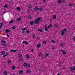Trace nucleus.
Instances as JSON below:
<instances>
[{
    "label": "nucleus",
    "mask_w": 75,
    "mask_h": 75,
    "mask_svg": "<svg viewBox=\"0 0 75 75\" xmlns=\"http://www.w3.org/2000/svg\"><path fill=\"white\" fill-rule=\"evenodd\" d=\"M23 73V71L21 70L19 71V74L20 75H22Z\"/></svg>",
    "instance_id": "1"
},
{
    "label": "nucleus",
    "mask_w": 75,
    "mask_h": 75,
    "mask_svg": "<svg viewBox=\"0 0 75 75\" xmlns=\"http://www.w3.org/2000/svg\"><path fill=\"white\" fill-rule=\"evenodd\" d=\"M17 50H13L11 49L10 50V52H17Z\"/></svg>",
    "instance_id": "2"
},
{
    "label": "nucleus",
    "mask_w": 75,
    "mask_h": 75,
    "mask_svg": "<svg viewBox=\"0 0 75 75\" xmlns=\"http://www.w3.org/2000/svg\"><path fill=\"white\" fill-rule=\"evenodd\" d=\"M62 33H61L62 35H64L65 34V32H64V30H61Z\"/></svg>",
    "instance_id": "3"
},
{
    "label": "nucleus",
    "mask_w": 75,
    "mask_h": 75,
    "mask_svg": "<svg viewBox=\"0 0 75 75\" xmlns=\"http://www.w3.org/2000/svg\"><path fill=\"white\" fill-rule=\"evenodd\" d=\"M34 23L35 24H38V18H36V20L35 21Z\"/></svg>",
    "instance_id": "4"
},
{
    "label": "nucleus",
    "mask_w": 75,
    "mask_h": 75,
    "mask_svg": "<svg viewBox=\"0 0 75 75\" xmlns=\"http://www.w3.org/2000/svg\"><path fill=\"white\" fill-rule=\"evenodd\" d=\"M0 30L1 28V27H2V26L3 25V23H0Z\"/></svg>",
    "instance_id": "5"
},
{
    "label": "nucleus",
    "mask_w": 75,
    "mask_h": 75,
    "mask_svg": "<svg viewBox=\"0 0 75 75\" xmlns=\"http://www.w3.org/2000/svg\"><path fill=\"white\" fill-rule=\"evenodd\" d=\"M26 58L27 59H30V56L28 54L26 55Z\"/></svg>",
    "instance_id": "6"
},
{
    "label": "nucleus",
    "mask_w": 75,
    "mask_h": 75,
    "mask_svg": "<svg viewBox=\"0 0 75 75\" xmlns=\"http://www.w3.org/2000/svg\"><path fill=\"white\" fill-rule=\"evenodd\" d=\"M62 52H63V54H67V52L65 51H63V50H61Z\"/></svg>",
    "instance_id": "7"
},
{
    "label": "nucleus",
    "mask_w": 75,
    "mask_h": 75,
    "mask_svg": "<svg viewBox=\"0 0 75 75\" xmlns=\"http://www.w3.org/2000/svg\"><path fill=\"white\" fill-rule=\"evenodd\" d=\"M1 42L2 43H3L4 44H6V42L4 40H1Z\"/></svg>",
    "instance_id": "8"
},
{
    "label": "nucleus",
    "mask_w": 75,
    "mask_h": 75,
    "mask_svg": "<svg viewBox=\"0 0 75 75\" xmlns=\"http://www.w3.org/2000/svg\"><path fill=\"white\" fill-rule=\"evenodd\" d=\"M51 41L53 44H55V43H56V42H55L54 40H51Z\"/></svg>",
    "instance_id": "9"
},
{
    "label": "nucleus",
    "mask_w": 75,
    "mask_h": 75,
    "mask_svg": "<svg viewBox=\"0 0 75 75\" xmlns=\"http://www.w3.org/2000/svg\"><path fill=\"white\" fill-rule=\"evenodd\" d=\"M26 29H27V28L25 27V28H21V30H22V31H23H23H25V30H26Z\"/></svg>",
    "instance_id": "10"
},
{
    "label": "nucleus",
    "mask_w": 75,
    "mask_h": 75,
    "mask_svg": "<svg viewBox=\"0 0 75 75\" xmlns=\"http://www.w3.org/2000/svg\"><path fill=\"white\" fill-rule=\"evenodd\" d=\"M22 43H25L26 44H28V42L26 41H23L22 42Z\"/></svg>",
    "instance_id": "11"
},
{
    "label": "nucleus",
    "mask_w": 75,
    "mask_h": 75,
    "mask_svg": "<svg viewBox=\"0 0 75 75\" xmlns=\"http://www.w3.org/2000/svg\"><path fill=\"white\" fill-rule=\"evenodd\" d=\"M27 73H28V74L31 73V71H30V70L29 69H28L27 70Z\"/></svg>",
    "instance_id": "12"
},
{
    "label": "nucleus",
    "mask_w": 75,
    "mask_h": 75,
    "mask_svg": "<svg viewBox=\"0 0 75 75\" xmlns=\"http://www.w3.org/2000/svg\"><path fill=\"white\" fill-rule=\"evenodd\" d=\"M52 27V24H50L48 26L47 28H51V27Z\"/></svg>",
    "instance_id": "13"
},
{
    "label": "nucleus",
    "mask_w": 75,
    "mask_h": 75,
    "mask_svg": "<svg viewBox=\"0 0 75 75\" xmlns=\"http://www.w3.org/2000/svg\"><path fill=\"white\" fill-rule=\"evenodd\" d=\"M18 57L19 58H21L22 57V55L21 54H18Z\"/></svg>",
    "instance_id": "14"
},
{
    "label": "nucleus",
    "mask_w": 75,
    "mask_h": 75,
    "mask_svg": "<svg viewBox=\"0 0 75 75\" xmlns=\"http://www.w3.org/2000/svg\"><path fill=\"white\" fill-rule=\"evenodd\" d=\"M1 55H4V54H5V52H4V51H2L1 52Z\"/></svg>",
    "instance_id": "15"
},
{
    "label": "nucleus",
    "mask_w": 75,
    "mask_h": 75,
    "mask_svg": "<svg viewBox=\"0 0 75 75\" xmlns=\"http://www.w3.org/2000/svg\"><path fill=\"white\" fill-rule=\"evenodd\" d=\"M11 69H12V70H14L15 69V67L14 66H12L11 67Z\"/></svg>",
    "instance_id": "16"
},
{
    "label": "nucleus",
    "mask_w": 75,
    "mask_h": 75,
    "mask_svg": "<svg viewBox=\"0 0 75 75\" xmlns=\"http://www.w3.org/2000/svg\"><path fill=\"white\" fill-rule=\"evenodd\" d=\"M38 10H40V11H42V10H43V9L41 8H38Z\"/></svg>",
    "instance_id": "17"
},
{
    "label": "nucleus",
    "mask_w": 75,
    "mask_h": 75,
    "mask_svg": "<svg viewBox=\"0 0 75 75\" xmlns=\"http://www.w3.org/2000/svg\"><path fill=\"white\" fill-rule=\"evenodd\" d=\"M6 33H8V32H10V31H11V30H9L8 29H6Z\"/></svg>",
    "instance_id": "18"
},
{
    "label": "nucleus",
    "mask_w": 75,
    "mask_h": 75,
    "mask_svg": "<svg viewBox=\"0 0 75 75\" xmlns=\"http://www.w3.org/2000/svg\"><path fill=\"white\" fill-rule=\"evenodd\" d=\"M30 25H33L34 24V22L32 21L30 22Z\"/></svg>",
    "instance_id": "19"
},
{
    "label": "nucleus",
    "mask_w": 75,
    "mask_h": 75,
    "mask_svg": "<svg viewBox=\"0 0 75 75\" xmlns=\"http://www.w3.org/2000/svg\"><path fill=\"white\" fill-rule=\"evenodd\" d=\"M23 65L25 67H27V63H25L23 64Z\"/></svg>",
    "instance_id": "20"
},
{
    "label": "nucleus",
    "mask_w": 75,
    "mask_h": 75,
    "mask_svg": "<svg viewBox=\"0 0 75 75\" xmlns=\"http://www.w3.org/2000/svg\"><path fill=\"white\" fill-rule=\"evenodd\" d=\"M12 28L13 30H15L16 28V27L15 26H13L12 27Z\"/></svg>",
    "instance_id": "21"
},
{
    "label": "nucleus",
    "mask_w": 75,
    "mask_h": 75,
    "mask_svg": "<svg viewBox=\"0 0 75 75\" xmlns=\"http://www.w3.org/2000/svg\"><path fill=\"white\" fill-rule=\"evenodd\" d=\"M13 22H14V20H12L11 21H10L9 22V23L11 24V23H13Z\"/></svg>",
    "instance_id": "22"
},
{
    "label": "nucleus",
    "mask_w": 75,
    "mask_h": 75,
    "mask_svg": "<svg viewBox=\"0 0 75 75\" xmlns=\"http://www.w3.org/2000/svg\"><path fill=\"white\" fill-rule=\"evenodd\" d=\"M49 55V53H46V55L45 56V58H46L47 56H48Z\"/></svg>",
    "instance_id": "23"
},
{
    "label": "nucleus",
    "mask_w": 75,
    "mask_h": 75,
    "mask_svg": "<svg viewBox=\"0 0 75 75\" xmlns=\"http://www.w3.org/2000/svg\"><path fill=\"white\" fill-rule=\"evenodd\" d=\"M56 16L55 15H53V19H55V18H56Z\"/></svg>",
    "instance_id": "24"
},
{
    "label": "nucleus",
    "mask_w": 75,
    "mask_h": 75,
    "mask_svg": "<svg viewBox=\"0 0 75 75\" xmlns=\"http://www.w3.org/2000/svg\"><path fill=\"white\" fill-rule=\"evenodd\" d=\"M38 31H40V32H43V30L42 29H39L38 30Z\"/></svg>",
    "instance_id": "25"
},
{
    "label": "nucleus",
    "mask_w": 75,
    "mask_h": 75,
    "mask_svg": "<svg viewBox=\"0 0 75 75\" xmlns=\"http://www.w3.org/2000/svg\"><path fill=\"white\" fill-rule=\"evenodd\" d=\"M58 1L59 3H62V1L61 0H58Z\"/></svg>",
    "instance_id": "26"
},
{
    "label": "nucleus",
    "mask_w": 75,
    "mask_h": 75,
    "mask_svg": "<svg viewBox=\"0 0 75 75\" xmlns=\"http://www.w3.org/2000/svg\"><path fill=\"white\" fill-rule=\"evenodd\" d=\"M43 43L44 44H47V41H46L45 40L43 42Z\"/></svg>",
    "instance_id": "27"
},
{
    "label": "nucleus",
    "mask_w": 75,
    "mask_h": 75,
    "mask_svg": "<svg viewBox=\"0 0 75 75\" xmlns=\"http://www.w3.org/2000/svg\"><path fill=\"white\" fill-rule=\"evenodd\" d=\"M4 74L5 75H7V72L6 71H4Z\"/></svg>",
    "instance_id": "28"
},
{
    "label": "nucleus",
    "mask_w": 75,
    "mask_h": 75,
    "mask_svg": "<svg viewBox=\"0 0 75 75\" xmlns=\"http://www.w3.org/2000/svg\"><path fill=\"white\" fill-rule=\"evenodd\" d=\"M16 9L17 10H18V11H19L20 10V7H18Z\"/></svg>",
    "instance_id": "29"
},
{
    "label": "nucleus",
    "mask_w": 75,
    "mask_h": 75,
    "mask_svg": "<svg viewBox=\"0 0 75 75\" xmlns=\"http://www.w3.org/2000/svg\"><path fill=\"white\" fill-rule=\"evenodd\" d=\"M28 18H29L30 20V19H31V18H32V17H31V16H30V15H29V16H28Z\"/></svg>",
    "instance_id": "30"
},
{
    "label": "nucleus",
    "mask_w": 75,
    "mask_h": 75,
    "mask_svg": "<svg viewBox=\"0 0 75 75\" xmlns=\"http://www.w3.org/2000/svg\"><path fill=\"white\" fill-rule=\"evenodd\" d=\"M69 6H72L73 4H72L70 3L69 5Z\"/></svg>",
    "instance_id": "31"
},
{
    "label": "nucleus",
    "mask_w": 75,
    "mask_h": 75,
    "mask_svg": "<svg viewBox=\"0 0 75 75\" xmlns=\"http://www.w3.org/2000/svg\"><path fill=\"white\" fill-rule=\"evenodd\" d=\"M38 10V7H36L35 8V11H37Z\"/></svg>",
    "instance_id": "32"
},
{
    "label": "nucleus",
    "mask_w": 75,
    "mask_h": 75,
    "mask_svg": "<svg viewBox=\"0 0 75 75\" xmlns=\"http://www.w3.org/2000/svg\"><path fill=\"white\" fill-rule=\"evenodd\" d=\"M21 19L20 18H19L17 19V21H19V20H21Z\"/></svg>",
    "instance_id": "33"
},
{
    "label": "nucleus",
    "mask_w": 75,
    "mask_h": 75,
    "mask_svg": "<svg viewBox=\"0 0 75 75\" xmlns=\"http://www.w3.org/2000/svg\"><path fill=\"white\" fill-rule=\"evenodd\" d=\"M41 47V44H38V47L39 48V47Z\"/></svg>",
    "instance_id": "34"
},
{
    "label": "nucleus",
    "mask_w": 75,
    "mask_h": 75,
    "mask_svg": "<svg viewBox=\"0 0 75 75\" xmlns=\"http://www.w3.org/2000/svg\"><path fill=\"white\" fill-rule=\"evenodd\" d=\"M45 30L46 31H48V29L47 28H45Z\"/></svg>",
    "instance_id": "35"
},
{
    "label": "nucleus",
    "mask_w": 75,
    "mask_h": 75,
    "mask_svg": "<svg viewBox=\"0 0 75 75\" xmlns=\"http://www.w3.org/2000/svg\"><path fill=\"white\" fill-rule=\"evenodd\" d=\"M27 67H28V68H29V67H30V64H27Z\"/></svg>",
    "instance_id": "36"
},
{
    "label": "nucleus",
    "mask_w": 75,
    "mask_h": 75,
    "mask_svg": "<svg viewBox=\"0 0 75 75\" xmlns=\"http://www.w3.org/2000/svg\"><path fill=\"white\" fill-rule=\"evenodd\" d=\"M72 70H73V68H72V67H70V71H72Z\"/></svg>",
    "instance_id": "37"
},
{
    "label": "nucleus",
    "mask_w": 75,
    "mask_h": 75,
    "mask_svg": "<svg viewBox=\"0 0 75 75\" xmlns=\"http://www.w3.org/2000/svg\"><path fill=\"white\" fill-rule=\"evenodd\" d=\"M7 54H4L3 56V57H7Z\"/></svg>",
    "instance_id": "38"
},
{
    "label": "nucleus",
    "mask_w": 75,
    "mask_h": 75,
    "mask_svg": "<svg viewBox=\"0 0 75 75\" xmlns=\"http://www.w3.org/2000/svg\"><path fill=\"white\" fill-rule=\"evenodd\" d=\"M26 33L28 34V33H30V31L29 30H26Z\"/></svg>",
    "instance_id": "39"
},
{
    "label": "nucleus",
    "mask_w": 75,
    "mask_h": 75,
    "mask_svg": "<svg viewBox=\"0 0 75 75\" xmlns=\"http://www.w3.org/2000/svg\"><path fill=\"white\" fill-rule=\"evenodd\" d=\"M8 63H11V60H9L8 61Z\"/></svg>",
    "instance_id": "40"
},
{
    "label": "nucleus",
    "mask_w": 75,
    "mask_h": 75,
    "mask_svg": "<svg viewBox=\"0 0 75 75\" xmlns=\"http://www.w3.org/2000/svg\"><path fill=\"white\" fill-rule=\"evenodd\" d=\"M41 20V17H39L38 18V21H40Z\"/></svg>",
    "instance_id": "41"
},
{
    "label": "nucleus",
    "mask_w": 75,
    "mask_h": 75,
    "mask_svg": "<svg viewBox=\"0 0 75 75\" xmlns=\"http://www.w3.org/2000/svg\"><path fill=\"white\" fill-rule=\"evenodd\" d=\"M64 30L65 32H67V30L65 28L64 29Z\"/></svg>",
    "instance_id": "42"
},
{
    "label": "nucleus",
    "mask_w": 75,
    "mask_h": 75,
    "mask_svg": "<svg viewBox=\"0 0 75 75\" xmlns=\"http://www.w3.org/2000/svg\"><path fill=\"white\" fill-rule=\"evenodd\" d=\"M4 7L5 8H7V5H5L4 6Z\"/></svg>",
    "instance_id": "43"
},
{
    "label": "nucleus",
    "mask_w": 75,
    "mask_h": 75,
    "mask_svg": "<svg viewBox=\"0 0 75 75\" xmlns=\"http://www.w3.org/2000/svg\"><path fill=\"white\" fill-rule=\"evenodd\" d=\"M42 55V54L41 53H40V54H39V56L40 57V56H41Z\"/></svg>",
    "instance_id": "44"
},
{
    "label": "nucleus",
    "mask_w": 75,
    "mask_h": 75,
    "mask_svg": "<svg viewBox=\"0 0 75 75\" xmlns=\"http://www.w3.org/2000/svg\"><path fill=\"white\" fill-rule=\"evenodd\" d=\"M54 49H55V48H54V47H52V50H54Z\"/></svg>",
    "instance_id": "45"
},
{
    "label": "nucleus",
    "mask_w": 75,
    "mask_h": 75,
    "mask_svg": "<svg viewBox=\"0 0 75 75\" xmlns=\"http://www.w3.org/2000/svg\"><path fill=\"white\" fill-rule=\"evenodd\" d=\"M22 33L24 34L25 33V30H22Z\"/></svg>",
    "instance_id": "46"
},
{
    "label": "nucleus",
    "mask_w": 75,
    "mask_h": 75,
    "mask_svg": "<svg viewBox=\"0 0 75 75\" xmlns=\"http://www.w3.org/2000/svg\"><path fill=\"white\" fill-rule=\"evenodd\" d=\"M2 45H4V46H6V45H5L4 44H1Z\"/></svg>",
    "instance_id": "47"
},
{
    "label": "nucleus",
    "mask_w": 75,
    "mask_h": 75,
    "mask_svg": "<svg viewBox=\"0 0 75 75\" xmlns=\"http://www.w3.org/2000/svg\"><path fill=\"white\" fill-rule=\"evenodd\" d=\"M63 44L62 43H61V46H63Z\"/></svg>",
    "instance_id": "48"
},
{
    "label": "nucleus",
    "mask_w": 75,
    "mask_h": 75,
    "mask_svg": "<svg viewBox=\"0 0 75 75\" xmlns=\"http://www.w3.org/2000/svg\"><path fill=\"white\" fill-rule=\"evenodd\" d=\"M33 37H34V38H35V35H33Z\"/></svg>",
    "instance_id": "49"
},
{
    "label": "nucleus",
    "mask_w": 75,
    "mask_h": 75,
    "mask_svg": "<svg viewBox=\"0 0 75 75\" xmlns=\"http://www.w3.org/2000/svg\"><path fill=\"white\" fill-rule=\"evenodd\" d=\"M55 27H57V26H58V25L57 24H55Z\"/></svg>",
    "instance_id": "50"
},
{
    "label": "nucleus",
    "mask_w": 75,
    "mask_h": 75,
    "mask_svg": "<svg viewBox=\"0 0 75 75\" xmlns=\"http://www.w3.org/2000/svg\"><path fill=\"white\" fill-rule=\"evenodd\" d=\"M73 40H74V41H75V37H74V38H73Z\"/></svg>",
    "instance_id": "51"
},
{
    "label": "nucleus",
    "mask_w": 75,
    "mask_h": 75,
    "mask_svg": "<svg viewBox=\"0 0 75 75\" xmlns=\"http://www.w3.org/2000/svg\"><path fill=\"white\" fill-rule=\"evenodd\" d=\"M45 28H47V25H45Z\"/></svg>",
    "instance_id": "52"
},
{
    "label": "nucleus",
    "mask_w": 75,
    "mask_h": 75,
    "mask_svg": "<svg viewBox=\"0 0 75 75\" xmlns=\"http://www.w3.org/2000/svg\"><path fill=\"white\" fill-rule=\"evenodd\" d=\"M73 69H75V66H74L73 67Z\"/></svg>",
    "instance_id": "53"
},
{
    "label": "nucleus",
    "mask_w": 75,
    "mask_h": 75,
    "mask_svg": "<svg viewBox=\"0 0 75 75\" xmlns=\"http://www.w3.org/2000/svg\"><path fill=\"white\" fill-rule=\"evenodd\" d=\"M34 51V49H32L31 50V51Z\"/></svg>",
    "instance_id": "54"
},
{
    "label": "nucleus",
    "mask_w": 75,
    "mask_h": 75,
    "mask_svg": "<svg viewBox=\"0 0 75 75\" xmlns=\"http://www.w3.org/2000/svg\"><path fill=\"white\" fill-rule=\"evenodd\" d=\"M7 37H9V35H7Z\"/></svg>",
    "instance_id": "55"
},
{
    "label": "nucleus",
    "mask_w": 75,
    "mask_h": 75,
    "mask_svg": "<svg viewBox=\"0 0 75 75\" xmlns=\"http://www.w3.org/2000/svg\"><path fill=\"white\" fill-rule=\"evenodd\" d=\"M28 8H31V6H29V7H28Z\"/></svg>",
    "instance_id": "56"
},
{
    "label": "nucleus",
    "mask_w": 75,
    "mask_h": 75,
    "mask_svg": "<svg viewBox=\"0 0 75 75\" xmlns=\"http://www.w3.org/2000/svg\"><path fill=\"white\" fill-rule=\"evenodd\" d=\"M50 21H52V19H50Z\"/></svg>",
    "instance_id": "57"
},
{
    "label": "nucleus",
    "mask_w": 75,
    "mask_h": 75,
    "mask_svg": "<svg viewBox=\"0 0 75 75\" xmlns=\"http://www.w3.org/2000/svg\"><path fill=\"white\" fill-rule=\"evenodd\" d=\"M43 1H44L45 2V0H43Z\"/></svg>",
    "instance_id": "58"
},
{
    "label": "nucleus",
    "mask_w": 75,
    "mask_h": 75,
    "mask_svg": "<svg viewBox=\"0 0 75 75\" xmlns=\"http://www.w3.org/2000/svg\"><path fill=\"white\" fill-rule=\"evenodd\" d=\"M10 75H15L14 74H13H13H10Z\"/></svg>",
    "instance_id": "59"
},
{
    "label": "nucleus",
    "mask_w": 75,
    "mask_h": 75,
    "mask_svg": "<svg viewBox=\"0 0 75 75\" xmlns=\"http://www.w3.org/2000/svg\"><path fill=\"white\" fill-rule=\"evenodd\" d=\"M59 66L60 67L61 66V65L59 64Z\"/></svg>",
    "instance_id": "60"
},
{
    "label": "nucleus",
    "mask_w": 75,
    "mask_h": 75,
    "mask_svg": "<svg viewBox=\"0 0 75 75\" xmlns=\"http://www.w3.org/2000/svg\"><path fill=\"white\" fill-rule=\"evenodd\" d=\"M5 13V12H4V13H3V14H4Z\"/></svg>",
    "instance_id": "61"
},
{
    "label": "nucleus",
    "mask_w": 75,
    "mask_h": 75,
    "mask_svg": "<svg viewBox=\"0 0 75 75\" xmlns=\"http://www.w3.org/2000/svg\"><path fill=\"white\" fill-rule=\"evenodd\" d=\"M37 47H38V45H37Z\"/></svg>",
    "instance_id": "62"
},
{
    "label": "nucleus",
    "mask_w": 75,
    "mask_h": 75,
    "mask_svg": "<svg viewBox=\"0 0 75 75\" xmlns=\"http://www.w3.org/2000/svg\"><path fill=\"white\" fill-rule=\"evenodd\" d=\"M69 28L68 29H69Z\"/></svg>",
    "instance_id": "63"
},
{
    "label": "nucleus",
    "mask_w": 75,
    "mask_h": 75,
    "mask_svg": "<svg viewBox=\"0 0 75 75\" xmlns=\"http://www.w3.org/2000/svg\"><path fill=\"white\" fill-rule=\"evenodd\" d=\"M74 45L75 46V44Z\"/></svg>",
    "instance_id": "64"
}]
</instances>
